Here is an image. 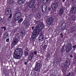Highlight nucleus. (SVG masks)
Masks as SVG:
<instances>
[{
  "instance_id": "5",
  "label": "nucleus",
  "mask_w": 76,
  "mask_h": 76,
  "mask_svg": "<svg viewBox=\"0 0 76 76\" xmlns=\"http://www.w3.org/2000/svg\"><path fill=\"white\" fill-rule=\"evenodd\" d=\"M58 6V3L56 2L52 3L51 5V7L53 10H56Z\"/></svg>"
},
{
  "instance_id": "11",
  "label": "nucleus",
  "mask_w": 76,
  "mask_h": 76,
  "mask_svg": "<svg viewBox=\"0 0 76 76\" xmlns=\"http://www.w3.org/2000/svg\"><path fill=\"white\" fill-rule=\"evenodd\" d=\"M44 35H43L42 32H41L40 34V36L39 37V40L42 41H43V39H44Z\"/></svg>"
},
{
  "instance_id": "29",
  "label": "nucleus",
  "mask_w": 76,
  "mask_h": 76,
  "mask_svg": "<svg viewBox=\"0 0 76 76\" xmlns=\"http://www.w3.org/2000/svg\"><path fill=\"white\" fill-rule=\"evenodd\" d=\"M43 2L45 3H48V0H42Z\"/></svg>"
},
{
  "instance_id": "16",
  "label": "nucleus",
  "mask_w": 76,
  "mask_h": 76,
  "mask_svg": "<svg viewBox=\"0 0 76 76\" xmlns=\"http://www.w3.org/2000/svg\"><path fill=\"white\" fill-rule=\"evenodd\" d=\"M34 70H35V71H36V72L39 71V70H40V67H38V66H35Z\"/></svg>"
},
{
  "instance_id": "45",
  "label": "nucleus",
  "mask_w": 76,
  "mask_h": 76,
  "mask_svg": "<svg viewBox=\"0 0 76 76\" xmlns=\"http://www.w3.org/2000/svg\"><path fill=\"white\" fill-rule=\"evenodd\" d=\"M18 39H20V37H19V36H18Z\"/></svg>"
},
{
  "instance_id": "3",
  "label": "nucleus",
  "mask_w": 76,
  "mask_h": 76,
  "mask_svg": "<svg viewBox=\"0 0 76 76\" xmlns=\"http://www.w3.org/2000/svg\"><path fill=\"white\" fill-rule=\"evenodd\" d=\"M66 52L67 53H69L72 50V46L70 43H68L66 45Z\"/></svg>"
},
{
  "instance_id": "1",
  "label": "nucleus",
  "mask_w": 76,
  "mask_h": 76,
  "mask_svg": "<svg viewBox=\"0 0 76 76\" xmlns=\"http://www.w3.org/2000/svg\"><path fill=\"white\" fill-rule=\"evenodd\" d=\"M19 47L15 50L14 53V57L16 59H20L21 58V56L20 54L22 55L23 53V49L22 48V46H21V48H19L20 46Z\"/></svg>"
},
{
  "instance_id": "27",
  "label": "nucleus",
  "mask_w": 76,
  "mask_h": 76,
  "mask_svg": "<svg viewBox=\"0 0 76 76\" xmlns=\"http://www.w3.org/2000/svg\"><path fill=\"white\" fill-rule=\"evenodd\" d=\"M13 3V0H10L9 1V3L10 4H12Z\"/></svg>"
},
{
  "instance_id": "46",
  "label": "nucleus",
  "mask_w": 76,
  "mask_h": 76,
  "mask_svg": "<svg viewBox=\"0 0 76 76\" xmlns=\"http://www.w3.org/2000/svg\"><path fill=\"white\" fill-rule=\"evenodd\" d=\"M61 51H64V50H63V47H62Z\"/></svg>"
},
{
  "instance_id": "6",
  "label": "nucleus",
  "mask_w": 76,
  "mask_h": 76,
  "mask_svg": "<svg viewBox=\"0 0 76 76\" xmlns=\"http://www.w3.org/2000/svg\"><path fill=\"white\" fill-rule=\"evenodd\" d=\"M22 15L21 13L19 12H18L17 13H16L15 15V20L16 21V20H18V19L20 18V16Z\"/></svg>"
},
{
  "instance_id": "22",
  "label": "nucleus",
  "mask_w": 76,
  "mask_h": 76,
  "mask_svg": "<svg viewBox=\"0 0 76 76\" xmlns=\"http://www.w3.org/2000/svg\"><path fill=\"white\" fill-rule=\"evenodd\" d=\"M66 25H64V26L63 25V24L61 25V28L62 30H64V29H65V28H66Z\"/></svg>"
},
{
  "instance_id": "26",
  "label": "nucleus",
  "mask_w": 76,
  "mask_h": 76,
  "mask_svg": "<svg viewBox=\"0 0 76 76\" xmlns=\"http://www.w3.org/2000/svg\"><path fill=\"white\" fill-rule=\"evenodd\" d=\"M37 18L39 19V18H41V15L40 14L38 13L37 14Z\"/></svg>"
},
{
  "instance_id": "9",
  "label": "nucleus",
  "mask_w": 76,
  "mask_h": 76,
  "mask_svg": "<svg viewBox=\"0 0 76 76\" xmlns=\"http://www.w3.org/2000/svg\"><path fill=\"white\" fill-rule=\"evenodd\" d=\"M42 11L44 13L46 12L47 10V7L46 6V5L44 4L42 5Z\"/></svg>"
},
{
  "instance_id": "21",
  "label": "nucleus",
  "mask_w": 76,
  "mask_h": 76,
  "mask_svg": "<svg viewBox=\"0 0 76 76\" xmlns=\"http://www.w3.org/2000/svg\"><path fill=\"white\" fill-rule=\"evenodd\" d=\"M32 10L33 12H35L37 10V6H34L32 7Z\"/></svg>"
},
{
  "instance_id": "24",
  "label": "nucleus",
  "mask_w": 76,
  "mask_h": 76,
  "mask_svg": "<svg viewBox=\"0 0 76 76\" xmlns=\"http://www.w3.org/2000/svg\"><path fill=\"white\" fill-rule=\"evenodd\" d=\"M25 55L27 56L28 55V54L29 53H28V51L27 49H26L25 50Z\"/></svg>"
},
{
  "instance_id": "2",
  "label": "nucleus",
  "mask_w": 76,
  "mask_h": 76,
  "mask_svg": "<svg viewBox=\"0 0 76 76\" xmlns=\"http://www.w3.org/2000/svg\"><path fill=\"white\" fill-rule=\"evenodd\" d=\"M44 27L45 26L43 24H39L37 25L36 26V29L35 30L36 33H37L38 31H41Z\"/></svg>"
},
{
  "instance_id": "37",
  "label": "nucleus",
  "mask_w": 76,
  "mask_h": 76,
  "mask_svg": "<svg viewBox=\"0 0 76 76\" xmlns=\"http://www.w3.org/2000/svg\"><path fill=\"white\" fill-rule=\"evenodd\" d=\"M24 64H25V65H27V62H25L24 63Z\"/></svg>"
},
{
  "instance_id": "28",
  "label": "nucleus",
  "mask_w": 76,
  "mask_h": 76,
  "mask_svg": "<svg viewBox=\"0 0 76 76\" xmlns=\"http://www.w3.org/2000/svg\"><path fill=\"white\" fill-rule=\"evenodd\" d=\"M70 63L69 62H68V63L66 64H65V66L66 67H67L68 66L70 65Z\"/></svg>"
},
{
  "instance_id": "41",
  "label": "nucleus",
  "mask_w": 76,
  "mask_h": 76,
  "mask_svg": "<svg viewBox=\"0 0 76 76\" xmlns=\"http://www.w3.org/2000/svg\"><path fill=\"white\" fill-rule=\"evenodd\" d=\"M4 31H5L6 29V27H4Z\"/></svg>"
},
{
  "instance_id": "32",
  "label": "nucleus",
  "mask_w": 76,
  "mask_h": 76,
  "mask_svg": "<svg viewBox=\"0 0 76 76\" xmlns=\"http://www.w3.org/2000/svg\"><path fill=\"white\" fill-rule=\"evenodd\" d=\"M73 31H74V28H73L71 29V32L72 33Z\"/></svg>"
},
{
  "instance_id": "49",
  "label": "nucleus",
  "mask_w": 76,
  "mask_h": 76,
  "mask_svg": "<svg viewBox=\"0 0 76 76\" xmlns=\"http://www.w3.org/2000/svg\"><path fill=\"white\" fill-rule=\"evenodd\" d=\"M3 28H4V27H1V29H3Z\"/></svg>"
},
{
  "instance_id": "39",
  "label": "nucleus",
  "mask_w": 76,
  "mask_h": 76,
  "mask_svg": "<svg viewBox=\"0 0 76 76\" xmlns=\"http://www.w3.org/2000/svg\"><path fill=\"white\" fill-rule=\"evenodd\" d=\"M61 37H63V33H61Z\"/></svg>"
},
{
  "instance_id": "18",
  "label": "nucleus",
  "mask_w": 76,
  "mask_h": 76,
  "mask_svg": "<svg viewBox=\"0 0 76 76\" xmlns=\"http://www.w3.org/2000/svg\"><path fill=\"white\" fill-rule=\"evenodd\" d=\"M76 17L75 15H74L71 16V19L73 20H75L76 19Z\"/></svg>"
},
{
  "instance_id": "17",
  "label": "nucleus",
  "mask_w": 76,
  "mask_h": 76,
  "mask_svg": "<svg viewBox=\"0 0 76 76\" xmlns=\"http://www.w3.org/2000/svg\"><path fill=\"white\" fill-rule=\"evenodd\" d=\"M10 10L9 9H7L6 10V14L7 15H9L10 12H9V10Z\"/></svg>"
},
{
  "instance_id": "23",
  "label": "nucleus",
  "mask_w": 76,
  "mask_h": 76,
  "mask_svg": "<svg viewBox=\"0 0 76 76\" xmlns=\"http://www.w3.org/2000/svg\"><path fill=\"white\" fill-rule=\"evenodd\" d=\"M8 36H9V35L7 34V33L6 32L4 34V38H7Z\"/></svg>"
},
{
  "instance_id": "8",
  "label": "nucleus",
  "mask_w": 76,
  "mask_h": 76,
  "mask_svg": "<svg viewBox=\"0 0 76 76\" xmlns=\"http://www.w3.org/2000/svg\"><path fill=\"white\" fill-rule=\"evenodd\" d=\"M18 43V39L16 38H15L14 39L12 42L11 45H15Z\"/></svg>"
},
{
  "instance_id": "10",
  "label": "nucleus",
  "mask_w": 76,
  "mask_h": 76,
  "mask_svg": "<svg viewBox=\"0 0 76 76\" xmlns=\"http://www.w3.org/2000/svg\"><path fill=\"white\" fill-rule=\"evenodd\" d=\"M34 57V53H31L28 57V60H29V61H31L33 59Z\"/></svg>"
},
{
  "instance_id": "4",
  "label": "nucleus",
  "mask_w": 76,
  "mask_h": 76,
  "mask_svg": "<svg viewBox=\"0 0 76 76\" xmlns=\"http://www.w3.org/2000/svg\"><path fill=\"white\" fill-rule=\"evenodd\" d=\"M54 22V18H53L50 17L48 18L46 22L48 25H52Z\"/></svg>"
},
{
  "instance_id": "19",
  "label": "nucleus",
  "mask_w": 76,
  "mask_h": 76,
  "mask_svg": "<svg viewBox=\"0 0 76 76\" xmlns=\"http://www.w3.org/2000/svg\"><path fill=\"white\" fill-rule=\"evenodd\" d=\"M36 64L35 66H36L38 67H41V63L36 62Z\"/></svg>"
},
{
  "instance_id": "12",
  "label": "nucleus",
  "mask_w": 76,
  "mask_h": 76,
  "mask_svg": "<svg viewBox=\"0 0 76 76\" xmlns=\"http://www.w3.org/2000/svg\"><path fill=\"white\" fill-rule=\"evenodd\" d=\"M76 11V7H72L71 8V12L72 13H75V12Z\"/></svg>"
},
{
  "instance_id": "48",
  "label": "nucleus",
  "mask_w": 76,
  "mask_h": 76,
  "mask_svg": "<svg viewBox=\"0 0 76 76\" xmlns=\"http://www.w3.org/2000/svg\"><path fill=\"white\" fill-rule=\"evenodd\" d=\"M1 33H0V37H1Z\"/></svg>"
},
{
  "instance_id": "47",
  "label": "nucleus",
  "mask_w": 76,
  "mask_h": 76,
  "mask_svg": "<svg viewBox=\"0 0 76 76\" xmlns=\"http://www.w3.org/2000/svg\"><path fill=\"white\" fill-rule=\"evenodd\" d=\"M65 0H62L63 2L64 3V1H65Z\"/></svg>"
},
{
  "instance_id": "50",
  "label": "nucleus",
  "mask_w": 76,
  "mask_h": 76,
  "mask_svg": "<svg viewBox=\"0 0 76 76\" xmlns=\"http://www.w3.org/2000/svg\"><path fill=\"white\" fill-rule=\"evenodd\" d=\"M66 63H67V62H66Z\"/></svg>"
},
{
  "instance_id": "42",
  "label": "nucleus",
  "mask_w": 76,
  "mask_h": 76,
  "mask_svg": "<svg viewBox=\"0 0 76 76\" xmlns=\"http://www.w3.org/2000/svg\"><path fill=\"white\" fill-rule=\"evenodd\" d=\"M70 57H71V58H73V56H72V55H70Z\"/></svg>"
},
{
  "instance_id": "35",
  "label": "nucleus",
  "mask_w": 76,
  "mask_h": 76,
  "mask_svg": "<svg viewBox=\"0 0 76 76\" xmlns=\"http://www.w3.org/2000/svg\"><path fill=\"white\" fill-rule=\"evenodd\" d=\"M6 41L7 42H9V39H7L6 40Z\"/></svg>"
},
{
  "instance_id": "34",
  "label": "nucleus",
  "mask_w": 76,
  "mask_h": 76,
  "mask_svg": "<svg viewBox=\"0 0 76 76\" xmlns=\"http://www.w3.org/2000/svg\"><path fill=\"white\" fill-rule=\"evenodd\" d=\"M34 54H37V52L36 51H34Z\"/></svg>"
},
{
  "instance_id": "33",
  "label": "nucleus",
  "mask_w": 76,
  "mask_h": 76,
  "mask_svg": "<svg viewBox=\"0 0 76 76\" xmlns=\"http://www.w3.org/2000/svg\"><path fill=\"white\" fill-rule=\"evenodd\" d=\"M71 73L70 72H69V74L66 75V76H70V75H71Z\"/></svg>"
},
{
  "instance_id": "13",
  "label": "nucleus",
  "mask_w": 76,
  "mask_h": 76,
  "mask_svg": "<svg viewBox=\"0 0 76 76\" xmlns=\"http://www.w3.org/2000/svg\"><path fill=\"white\" fill-rule=\"evenodd\" d=\"M64 9H63V8H61L59 10V15H61L62 14L64 13Z\"/></svg>"
},
{
  "instance_id": "7",
  "label": "nucleus",
  "mask_w": 76,
  "mask_h": 76,
  "mask_svg": "<svg viewBox=\"0 0 76 76\" xmlns=\"http://www.w3.org/2000/svg\"><path fill=\"white\" fill-rule=\"evenodd\" d=\"M34 4H35V2L34 1L31 0L29 2L28 6L29 8H32Z\"/></svg>"
},
{
  "instance_id": "38",
  "label": "nucleus",
  "mask_w": 76,
  "mask_h": 76,
  "mask_svg": "<svg viewBox=\"0 0 76 76\" xmlns=\"http://www.w3.org/2000/svg\"><path fill=\"white\" fill-rule=\"evenodd\" d=\"M46 45H45L44 46V48H45L46 47Z\"/></svg>"
},
{
  "instance_id": "44",
  "label": "nucleus",
  "mask_w": 76,
  "mask_h": 76,
  "mask_svg": "<svg viewBox=\"0 0 76 76\" xmlns=\"http://www.w3.org/2000/svg\"><path fill=\"white\" fill-rule=\"evenodd\" d=\"M31 28H32V29H34V26L32 27Z\"/></svg>"
},
{
  "instance_id": "25",
  "label": "nucleus",
  "mask_w": 76,
  "mask_h": 76,
  "mask_svg": "<svg viewBox=\"0 0 76 76\" xmlns=\"http://www.w3.org/2000/svg\"><path fill=\"white\" fill-rule=\"evenodd\" d=\"M22 21H23V18H21L18 21V23H20V22H22Z\"/></svg>"
},
{
  "instance_id": "43",
  "label": "nucleus",
  "mask_w": 76,
  "mask_h": 76,
  "mask_svg": "<svg viewBox=\"0 0 76 76\" xmlns=\"http://www.w3.org/2000/svg\"><path fill=\"white\" fill-rule=\"evenodd\" d=\"M1 20H2V18H1L0 17V22L1 21Z\"/></svg>"
},
{
  "instance_id": "31",
  "label": "nucleus",
  "mask_w": 76,
  "mask_h": 76,
  "mask_svg": "<svg viewBox=\"0 0 76 76\" xmlns=\"http://www.w3.org/2000/svg\"><path fill=\"white\" fill-rule=\"evenodd\" d=\"M12 14L11 13L10 14V16L8 18H12Z\"/></svg>"
},
{
  "instance_id": "20",
  "label": "nucleus",
  "mask_w": 76,
  "mask_h": 76,
  "mask_svg": "<svg viewBox=\"0 0 76 76\" xmlns=\"http://www.w3.org/2000/svg\"><path fill=\"white\" fill-rule=\"evenodd\" d=\"M24 1H25V0H19L18 1V4H20L23 3Z\"/></svg>"
},
{
  "instance_id": "36",
  "label": "nucleus",
  "mask_w": 76,
  "mask_h": 76,
  "mask_svg": "<svg viewBox=\"0 0 76 76\" xmlns=\"http://www.w3.org/2000/svg\"><path fill=\"white\" fill-rule=\"evenodd\" d=\"M51 10V8L50 7H48V10L49 12H50Z\"/></svg>"
},
{
  "instance_id": "30",
  "label": "nucleus",
  "mask_w": 76,
  "mask_h": 76,
  "mask_svg": "<svg viewBox=\"0 0 76 76\" xmlns=\"http://www.w3.org/2000/svg\"><path fill=\"white\" fill-rule=\"evenodd\" d=\"M29 25H30V24H29V23H27L26 24V26H27V28H28V27L29 26Z\"/></svg>"
},
{
  "instance_id": "15",
  "label": "nucleus",
  "mask_w": 76,
  "mask_h": 76,
  "mask_svg": "<svg viewBox=\"0 0 76 76\" xmlns=\"http://www.w3.org/2000/svg\"><path fill=\"white\" fill-rule=\"evenodd\" d=\"M25 31H21V32L20 33V36L22 37H23L24 36H25Z\"/></svg>"
},
{
  "instance_id": "14",
  "label": "nucleus",
  "mask_w": 76,
  "mask_h": 76,
  "mask_svg": "<svg viewBox=\"0 0 76 76\" xmlns=\"http://www.w3.org/2000/svg\"><path fill=\"white\" fill-rule=\"evenodd\" d=\"M31 37H32V39H35L37 38V35L35 32L32 34Z\"/></svg>"
},
{
  "instance_id": "40",
  "label": "nucleus",
  "mask_w": 76,
  "mask_h": 76,
  "mask_svg": "<svg viewBox=\"0 0 76 76\" xmlns=\"http://www.w3.org/2000/svg\"><path fill=\"white\" fill-rule=\"evenodd\" d=\"M76 45H74L73 46V48H76Z\"/></svg>"
}]
</instances>
